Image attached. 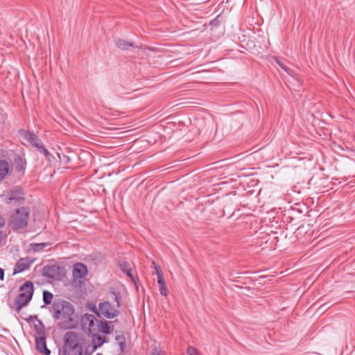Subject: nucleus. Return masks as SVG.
I'll list each match as a JSON object with an SVG mask.
<instances>
[{
  "label": "nucleus",
  "instance_id": "obj_1",
  "mask_svg": "<svg viewBox=\"0 0 355 355\" xmlns=\"http://www.w3.org/2000/svg\"><path fill=\"white\" fill-rule=\"evenodd\" d=\"M52 318L58 322V326L63 329H71L77 325L73 305L63 299L55 298L49 307Z\"/></svg>",
  "mask_w": 355,
  "mask_h": 355
},
{
  "label": "nucleus",
  "instance_id": "obj_2",
  "mask_svg": "<svg viewBox=\"0 0 355 355\" xmlns=\"http://www.w3.org/2000/svg\"><path fill=\"white\" fill-rule=\"evenodd\" d=\"M83 336L75 331H68L64 336L62 355H82Z\"/></svg>",
  "mask_w": 355,
  "mask_h": 355
},
{
  "label": "nucleus",
  "instance_id": "obj_3",
  "mask_svg": "<svg viewBox=\"0 0 355 355\" xmlns=\"http://www.w3.org/2000/svg\"><path fill=\"white\" fill-rule=\"evenodd\" d=\"M109 295L110 300L115 302L116 304L114 306L112 305L110 302L106 301L101 302L98 305V308L101 314L105 318L112 319L119 315L118 309L121 306V296L120 293L115 291L114 288L110 289Z\"/></svg>",
  "mask_w": 355,
  "mask_h": 355
},
{
  "label": "nucleus",
  "instance_id": "obj_4",
  "mask_svg": "<svg viewBox=\"0 0 355 355\" xmlns=\"http://www.w3.org/2000/svg\"><path fill=\"white\" fill-rule=\"evenodd\" d=\"M29 219V209L22 207L16 209L10 216L8 222L9 227L13 230L18 232L28 225Z\"/></svg>",
  "mask_w": 355,
  "mask_h": 355
},
{
  "label": "nucleus",
  "instance_id": "obj_5",
  "mask_svg": "<svg viewBox=\"0 0 355 355\" xmlns=\"http://www.w3.org/2000/svg\"><path fill=\"white\" fill-rule=\"evenodd\" d=\"M20 293L15 300L16 311L19 312L24 306H26L31 300L33 293L34 286L31 282H26L19 288Z\"/></svg>",
  "mask_w": 355,
  "mask_h": 355
},
{
  "label": "nucleus",
  "instance_id": "obj_6",
  "mask_svg": "<svg viewBox=\"0 0 355 355\" xmlns=\"http://www.w3.org/2000/svg\"><path fill=\"white\" fill-rule=\"evenodd\" d=\"M81 327L84 332L89 336H94L98 332L99 321L95 315L89 313H85L80 318Z\"/></svg>",
  "mask_w": 355,
  "mask_h": 355
},
{
  "label": "nucleus",
  "instance_id": "obj_7",
  "mask_svg": "<svg viewBox=\"0 0 355 355\" xmlns=\"http://www.w3.org/2000/svg\"><path fill=\"white\" fill-rule=\"evenodd\" d=\"M5 196L7 204H10L12 202L22 203L24 201V193L19 187H14Z\"/></svg>",
  "mask_w": 355,
  "mask_h": 355
},
{
  "label": "nucleus",
  "instance_id": "obj_8",
  "mask_svg": "<svg viewBox=\"0 0 355 355\" xmlns=\"http://www.w3.org/2000/svg\"><path fill=\"white\" fill-rule=\"evenodd\" d=\"M35 261V259H30L29 257H23L20 258L15 263L13 270V275L20 273L27 269H28L31 266Z\"/></svg>",
  "mask_w": 355,
  "mask_h": 355
},
{
  "label": "nucleus",
  "instance_id": "obj_9",
  "mask_svg": "<svg viewBox=\"0 0 355 355\" xmlns=\"http://www.w3.org/2000/svg\"><path fill=\"white\" fill-rule=\"evenodd\" d=\"M29 324H34V329L37 333V336H46L45 326L41 320L37 318V315H30L26 319Z\"/></svg>",
  "mask_w": 355,
  "mask_h": 355
},
{
  "label": "nucleus",
  "instance_id": "obj_10",
  "mask_svg": "<svg viewBox=\"0 0 355 355\" xmlns=\"http://www.w3.org/2000/svg\"><path fill=\"white\" fill-rule=\"evenodd\" d=\"M22 136L24 139L35 147L37 151H40L44 146L41 139L33 132L24 131Z\"/></svg>",
  "mask_w": 355,
  "mask_h": 355
},
{
  "label": "nucleus",
  "instance_id": "obj_11",
  "mask_svg": "<svg viewBox=\"0 0 355 355\" xmlns=\"http://www.w3.org/2000/svg\"><path fill=\"white\" fill-rule=\"evenodd\" d=\"M35 347L40 354L44 355L51 354V350L46 346V336H35Z\"/></svg>",
  "mask_w": 355,
  "mask_h": 355
},
{
  "label": "nucleus",
  "instance_id": "obj_12",
  "mask_svg": "<svg viewBox=\"0 0 355 355\" xmlns=\"http://www.w3.org/2000/svg\"><path fill=\"white\" fill-rule=\"evenodd\" d=\"M43 275L50 279H58L60 275V267L58 265L44 266L43 268Z\"/></svg>",
  "mask_w": 355,
  "mask_h": 355
},
{
  "label": "nucleus",
  "instance_id": "obj_13",
  "mask_svg": "<svg viewBox=\"0 0 355 355\" xmlns=\"http://www.w3.org/2000/svg\"><path fill=\"white\" fill-rule=\"evenodd\" d=\"M87 274L86 265L82 263H77L73 266V276L76 278H83Z\"/></svg>",
  "mask_w": 355,
  "mask_h": 355
},
{
  "label": "nucleus",
  "instance_id": "obj_14",
  "mask_svg": "<svg viewBox=\"0 0 355 355\" xmlns=\"http://www.w3.org/2000/svg\"><path fill=\"white\" fill-rule=\"evenodd\" d=\"M12 167L5 159H0V182L3 181L8 175L10 174Z\"/></svg>",
  "mask_w": 355,
  "mask_h": 355
},
{
  "label": "nucleus",
  "instance_id": "obj_15",
  "mask_svg": "<svg viewBox=\"0 0 355 355\" xmlns=\"http://www.w3.org/2000/svg\"><path fill=\"white\" fill-rule=\"evenodd\" d=\"M92 336V352L95 351L98 347H100L104 343L106 342L105 336H101L95 334Z\"/></svg>",
  "mask_w": 355,
  "mask_h": 355
},
{
  "label": "nucleus",
  "instance_id": "obj_16",
  "mask_svg": "<svg viewBox=\"0 0 355 355\" xmlns=\"http://www.w3.org/2000/svg\"><path fill=\"white\" fill-rule=\"evenodd\" d=\"M14 164L16 171L21 173L25 171L26 162L23 160L21 156L17 155L15 157Z\"/></svg>",
  "mask_w": 355,
  "mask_h": 355
},
{
  "label": "nucleus",
  "instance_id": "obj_17",
  "mask_svg": "<svg viewBox=\"0 0 355 355\" xmlns=\"http://www.w3.org/2000/svg\"><path fill=\"white\" fill-rule=\"evenodd\" d=\"M157 283L159 286V292L160 294L163 296H167L168 291L166 287V282L164 280V276H161L160 275L158 277L157 279Z\"/></svg>",
  "mask_w": 355,
  "mask_h": 355
},
{
  "label": "nucleus",
  "instance_id": "obj_18",
  "mask_svg": "<svg viewBox=\"0 0 355 355\" xmlns=\"http://www.w3.org/2000/svg\"><path fill=\"white\" fill-rule=\"evenodd\" d=\"M110 323H112L110 321H99L98 331H100L105 334H109L110 333Z\"/></svg>",
  "mask_w": 355,
  "mask_h": 355
},
{
  "label": "nucleus",
  "instance_id": "obj_19",
  "mask_svg": "<svg viewBox=\"0 0 355 355\" xmlns=\"http://www.w3.org/2000/svg\"><path fill=\"white\" fill-rule=\"evenodd\" d=\"M115 44H116V46L121 50H126L130 46H131V47L134 46V44L132 42H128L122 39H117L115 41Z\"/></svg>",
  "mask_w": 355,
  "mask_h": 355
},
{
  "label": "nucleus",
  "instance_id": "obj_20",
  "mask_svg": "<svg viewBox=\"0 0 355 355\" xmlns=\"http://www.w3.org/2000/svg\"><path fill=\"white\" fill-rule=\"evenodd\" d=\"M43 302L44 305H50L52 304L53 299V295L52 293H51L49 291H43Z\"/></svg>",
  "mask_w": 355,
  "mask_h": 355
},
{
  "label": "nucleus",
  "instance_id": "obj_21",
  "mask_svg": "<svg viewBox=\"0 0 355 355\" xmlns=\"http://www.w3.org/2000/svg\"><path fill=\"white\" fill-rule=\"evenodd\" d=\"M119 266L121 268V270L123 272H126L128 270H132V268L130 266V263H128L125 261H122L119 262Z\"/></svg>",
  "mask_w": 355,
  "mask_h": 355
},
{
  "label": "nucleus",
  "instance_id": "obj_22",
  "mask_svg": "<svg viewBox=\"0 0 355 355\" xmlns=\"http://www.w3.org/2000/svg\"><path fill=\"white\" fill-rule=\"evenodd\" d=\"M48 244L46 243H35L33 245V250L35 252L42 251L44 248L47 246Z\"/></svg>",
  "mask_w": 355,
  "mask_h": 355
},
{
  "label": "nucleus",
  "instance_id": "obj_23",
  "mask_svg": "<svg viewBox=\"0 0 355 355\" xmlns=\"http://www.w3.org/2000/svg\"><path fill=\"white\" fill-rule=\"evenodd\" d=\"M39 152L43 153L46 159L49 162L51 161V158L53 157V156L49 152V150L45 148V146H44Z\"/></svg>",
  "mask_w": 355,
  "mask_h": 355
},
{
  "label": "nucleus",
  "instance_id": "obj_24",
  "mask_svg": "<svg viewBox=\"0 0 355 355\" xmlns=\"http://www.w3.org/2000/svg\"><path fill=\"white\" fill-rule=\"evenodd\" d=\"M152 264L153 265V268L155 270V273L157 277H159V274L161 276H164L160 267L158 265H157L155 261H153Z\"/></svg>",
  "mask_w": 355,
  "mask_h": 355
},
{
  "label": "nucleus",
  "instance_id": "obj_25",
  "mask_svg": "<svg viewBox=\"0 0 355 355\" xmlns=\"http://www.w3.org/2000/svg\"><path fill=\"white\" fill-rule=\"evenodd\" d=\"M187 355H198L197 349L191 346L188 347L187 349Z\"/></svg>",
  "mask_w": 355,
  "mask_h": 355
},
{
  "label": "nucleus",
  "instance_id": "obj_26",
  "mask_svg": "<svg viewBox=\"0 0 355 355\" xmlns=\"http://www.w3.org/2000/svg\"><path fill=\"white\" fill-rule=\"evenodd\" d=\"M151 355H163V351L159 347H155Z\"/></svg>",
  "mask_w": 355,
  "mask_h": 355
},
{
  "label": "nucleus",
  "instance_id": "obj_27",
  "mask_svg": "<svg viewBox=\"0 0 355 355\" xmlns=\"http://www.w3.org/2000/svg\"><path fill=\"white\" fill-rule=\"evenodd\" d=\"M125 273L128 275V277H129L131 279L132 282H133L136 284L137 281H138V278L132 275V270H128Z\"/></svg>",
  "mask_w": 355,
  "mask_h": 355
},
{
  "label": "nucleus",
  "instance_id": "obj_28",
  "mask_svg": "<svg viewBox=\"0 0 355 355\" xmlns=\"http://www.w3.org/2000/svg\"><path fill=\"white\" fill-rule=\"evenodd\" d=\"M125 273L128 275V277H129L131 279L132 282H133L136 284L137 281H138V278L132 275V270H128Z\"/></svg>",
  "mask_w": 355,
  "mask_h": 355
},
{
  "label": "nucleus",
  "instance_id": "obj_29",
  "mask_svg": "<svg viewBox=\"0 0 355 355\" xmlns=\"http://www.w3.org/2000/svg\"><path fill=\"white\" fill-rule=\"evenodd\" d=\"M115 340L118 342V343L125 341V338L123 334H121L120 335H117L115 337Z\"/></svg>",
  "mask_w": 355,
  "mask_h": 355
},
{
  "label": "nucleus",
  "instance_id": "obj_30",
  "mask_svg": "<svg viewBox=\"0 0 355 355\" xmlns=\"http://www.w3.org/2000/svg\"><path fill=\"white\" fill-rule=\"evenodd\" d=\"M120 347V350L121 352L124 351V348L125 347V341L118 343Z\"/></svg>",
  "mask_w": 355,
  "mask_h": 355
},
{
  "label": "nucleus",
  "instance_id": "obj_31",
  "mask_svg": "<svg viewBox=\"0 0 355 355\" xmlns=\"http://www.w3.org/2000/svg\"><path fill=\"white\" fill-rule=\"evenodd\" d=\"M277 64H279V66L282 69H284V71H287V70L288 69V68L287 67H286L285 65H284L282 63H281L280 62L277 61Z\"/></svg>",
  "mask_w": 355,
  "mask_h": 355
},
{
  "label": "nucleus",
  "instance_id": "obj_32",
  "mask_svg": "<svg viewBox=\"0 0 355 355\" xmlns=\"http://www.w3.org/2000/svg\"><path fill=\"white\" fill-rule=\"evenodd\" d=\"M5 225V220L3 216L0 214V228L3 227Z\"/></svg>",
  "mask_w": 355,
  "mask_h": 355
},
{
  "label": "nucleus",
  "instance_id": "obj_33",
  "mask_svg": "<svg viewBox=\"0 0 355 355\" xmlns=\"http://www.w3.org/2000/svg\"><path fill=\"white\" fill-rule=\"evenodd\" d=\"M64 162L65 164H68L71 162V158L68 155H64Z\"/></svg>",
  "mask_w": 355,
  "mask_h": 355
},
{
  "label": "nucleus",
  "instance_id": "obj_34",
  "mask_svg": "<svg viewBox=\"0 0 355 355\" xmlns=\"http://www.w3.org/2000/svg\"><path fill=\"white\" fill-rule=\"evenodd\" d=\"M4 278V270L0 268V279L3 280Z\"/></svg>",
  "mask_w": 355,
  "mask_h": 355
},
{
  "label": "nucleus",
  "instance_id": "obj_35",
  "mask_svg": "<svg viewBox=\"0 0 355 355\" xmlns=\"http://www.w3.org/2000/svg\"><path fill=\"white\" fill-rule=\"evenodd\" d=\"M96 355H103L101 353H98Z\"/></svg>",
  "mask_w": 355,
  "mask_h": 355
}]
</instances>
